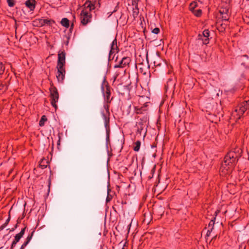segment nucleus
<instances>
[{
	"label": "nucleus",
	"mask_w": 249,
	"mask_h": 249,
	"mask_svg": "<svg viewBox=\"0 0 249 249\" xmlns=\"http://www.w3.org/2000/svg\"><path fill=\"white\" fill-rule=\"evenodd\" d=\"M198 7V5L197 2L196 1L192 2L189 5V10L192 12L195 9H197Z\"/></svg>",
	"instance_id": "nucleus-21"
},
{
	"label": "nucleus",
	"mask_w": 249,
	"mask_h": 249,
	"mask_svg": "<svg viewBox=\"0 0 249 249\" xmlns=\"http://www.w3.org/2000/svg\"><path fill=\"white\" fill-rule=\"evenodd\" d=\"M118 51L119 48L117 46V40L116 38H115L111 45L110 50L109 53V59H110L113 54L117 53Z\"/></svg>",
	"instance_id": "nucleus-12"
},
{
	"label": "nucleus",
	"mask_w": 249,
	"mask_h": 249,
	"mask_svg": "<svg viewBox=\"0 0 249 249\" xmlns=\"http://www.w3.org/2000/svg\"><path fill=\"white\" fill-rule=\"evenodd\" d=\"M192 12L194 14L195 16L197 17H200L202 14V11L199 8L195 9V10L193 11Z\"/></svg>",
	"instance_id": "nucleus-23"
},
{
	"label": "nucleus",
	"mask_w": 249,
	"mask_h": 249,
	"mask_svg": "<svg viewBox=\"0 0 249 249\" xmlns=\"http://www.w3.org/2000/svg\"><path fill=\"white\" fill-rule=\"evenodd\" d=\"M109 200H110V199H109V198H108V197H107V199H106L107 201H107H109Z\"/></svg>",
	"instance_id": "nucleus-39"
},
{
	"label": "nucleus",
	"mask_w": 249,
	"mask_h": 249,
	"mask_svg": "<svg viewBox=\"0 0 249 249\" xmlns=\"http://www.w3.org/2000/svg\"><path fill=\"white\" fill-rule=\"evenodd\" d=\"M245 57H248L247 55H244Z\"/></svg>",
	"instance_id": "nucleus-43"
},
{
	"label": "nucleus",
	"mask_w": 249,
	"mask_h": 249,
	"mask_svg": "<svg viewBox=\"0 0 249 249\" xmlns=\"http://www.w3.org/2000/svg\"><path fill=\"white\" fill-rule=\"evenodd\" d=\"M219 13L223 20L227 21L230 17V13L228 8L221 7L219 9Z\"/></svg>",
	"instance_id": "nucleus-13"
},
{
	"label": "nucleus",
	"mask_w": 249,
	"mask_h": 249,
	"mask_svg": "<svg viewBox=\"0 0 249 249\" xmlns=\"http://www.w3.org/2000/svg\"><path fill=\"white\" fill-rule=\"evenodd\" d=\"M139 0H132V4L134 7L138 6V2Z\"/></svg>",
	"instance_id": "nucleus-33"
},
{
	"label": "nucleus",
	"mask_w": 249,
	"mask_h": 249,
	"mask_svg": "<svg viewBox=\"0 0 249 249\" xmlns=\"http://www.w3.org/2000/svg\"><path fill=\"white\" fill-rule=\"evenodd\" d=\"M139 14V8L138 6L134 7L133 10V16L134 18L137 17Z\"/></svg>",
	"instance_id": "nucleus-27"
},
{
	"label": "nucleus",
	"mask_w": 249,
	"mask_h": 249,
	"mask_svg": "<svg viewBox=\"0 0 249 249\" xmlns=\"http://www.w3.org/2000/svg\"><path fill=\"white\" fill-rule=\"evenodd\" d=\"M211 231V230L209 229L207 231V233H206V236H209L210 235V234H211V231Z\"/></svg>",
	"instance_id": "nucleus-34"
},
{
	"label": "nucleus",
	"mask_w": 249,
	"mask_h": 249,
	"mask_svg": "<svg viewBox=\"0 0 249 249\" xmlns=\"http://www.w3.org/2000/svg\"><path fill=\"white\" fill-rule=\"evenodd\" d=\"M27 245L28 244L24 242V243L21 246L20 249H24Z\"/></svg>",
	"instance_id": "nucleus-35"
},
{
	"label": "nucleus",
	"mask_w": 249,
	"mask_h": 249,
	"mask_svg": "<svg viewBox=\"0 0 249 249\" xmlns=\"http://www.w3.org/2000/svg\"><path fill=\"white\" fill-rule=\"evenodd\" d=\"M105 108L106 109V113H104V112L102 113V116L104 120H105L106 118V119L108 118L109 117V115H110V113L109 112V106L107 105L105 106Z\"/></svg>",
	"instance_id": "nucleus-19"
},
{
	"label": "nucleus",
	"mask_w": 249,
	"mask_h": 249,
	"mask_svg": "<svg viewBox=\"0 0 249 249\" xmlns=\"http://www.w3.org/2000/svg\"><path fill=\"white\" fill-rule=\"evenodd\" d=\"M141 144V141H137L134 143V146L133 150L135 151H136V152L139 151V150H140V148Z\"/></svg>",
	"instance_id": "nucleus-22"
},
{
	"label": "nucleus",
	"mask_w": 249,
	"mask_h": 249,
	"mask_svg": "<svg viewBox=\"0 0 249 249\" xmlns=\"http://www.w3.org/2000/svg\"><path fill=\"white\" fill-rule=\"evenodd\" d=\"M152 32L155 34H158L160 32V29L159 28H155L152 31Z\"/></svg>",
	"instance_id": "nucleus-32"
},
{
	"label": "nucleus",
	"mask_w": 249,
	"mask_h": 249,
	"mask_svg": "<svg viewBox=\"0 0 249 249\" xmlns=\"http://www.w3.org/2000/svg\"><path fill=\"white\" fill-rule=\"evenodd\" d=\"M10 216L9 215L8 218L6 220L5 222L0 226V231L3 230L7 226V225L8 224V223L10 221Z\"/></svg>",
	"instance_id": "nucleus-25"
},
{
	"label": "nucleus",
	"mask_w": 249,
	"mask_h": 249,
	"mask_svg": "<svg viewBox=\"0 0 249 249\" xmlns=\"http://www.w3.org/2000/svg\"><path fill=\"white\" fill-rule=\"evenodd\" d=\"M54 23V21L52 19L37 18L33 21V25L36 27H42L45 25H51Z\"/></svg>",
	"instance_id": "nucleus-4"
},
{
	"label": "nucleus",
	"mask_w": 249,
	"mask_h": 249,
	"mask_svg": "<svg viewBox=\"0 0 249 249\" xmlns=\"http://www.w3.org/2000/svg\"><path fill=\"white\" fill-rule=\"evenodd\" d=\"M46 163H47V161L45 160H42L40 161L39 163V166L41 168V169H43L47 167V165Z\"/></svg>",
	"instance_id": "nucleus-26"
},
{
	"label": "nucleus",
	"mask_w": 249,
	"mask_h": 249,
	"mask_svg": "<svg viewBox=\"0 0 249 249\" xmlns=\"http://www.w3.org/2000/svg\"><path fill=\"white\" fill-rule=\"evenodd\" d=\"M26 227H24L22 229L20 232L17 234L15 236V239L14 241L12 242L11 249H13V248L16 246L17 243L20 240V239L23 237L25 231Z\"/></svg>",
	"instance_id": "nucleus-11"
},
{
	"label": "nucleus",
	"mask_w": 249,
	"mask_h": 249,
	"mask_svg": "<svg viewBox=\"0 0 249 249\" xmlns=\"http://www.w3.org/2000/svg\"><path fill=\"white\" fill-rule=\"evenodd\" d=\"M239 154L234 151H230L225 156L220 168L221 175H226L231 173L238 160Z\"/></svg>",
	"instance_id": "nucleus-1"
},
{
	"label": "nucleus",
	"mask_w": 249,
	"mask_h": 249,
	"mask_svg": "<svg viewBox=\"0 0 249 249\" xmlns=\"http://www.w3.org/2000/svg\"><path fill=\"white\" fill-rule=\"evenodd\" d=\"M57 71L56 73V78L59 82L62 83L65 76V68L64 66H57Z\"/></svg>",
	"instance_id": "nucleus-6"
},
{
	"label": "nucleus",
	"mask_w": 249,
	"mask_h": 249,
	"mask_svg": "<svg viewBox=\"0 0 249 249\" xmlns=\"http://www.w3.org/2000/svg\"><path fill=\"white\" fill-rule=\"evenodd\" d=\"M147 121V114L143 115L140 119V121L137 122L136 125L138 127V131L139 133H141L143 130L144 127L146 125V122Z\"/></svg>",
	"instance_id": "nucleus-9"
},
{
	"label": "nucleus",
	"mask_w": 249,
	"mask_h": 249,
	"mask_svg": "<svg viewBox=\"0 0 249 249\" xmlns=\"http://www.w3.org/2000/svg\"><path fill=\"white\" fill-rule=\"evenodd\" d=\"M47 117L45 115H43L40 121H39V124L40 126H44V123L46 121H47Z\"/></svg>",
	"instance_id": "nucleus-24"
},
{
	"label": "nucleus",
	"mask_w": 249,
	"mask_h": 249,
	"mask_svg": "<svg viewBox=\"0 0 249 249\" xmlns=\"http://www.w3.org/2000/svg\"><path fill=\"white\" fill-rule=\"evenodd\" d=\"M221 26H222V28L225 29L226 26L225 24L224 25L223 24H221Z\"/></svg>",
	"instance_id": "nucleus-38"
},
{
	"label": "nucleus",
	"mask_w": 249,
	"mask_h": 249,
	"mask_svg": "<svg viewBox=\"0 0 249 249\" xmlns=\"http://www.w3.org/2000/svg\"><path fill=\"white\" fill-rule=\"evenodd\" d=\"M73 26H74V25H73V23H72L71 24V25L70 30H72V29H73Z\"/></svg>",
	"instance_id": "nucleus-37"
},
{
	"label": "nucleus",
	"mask_w": 249,
	"mask_h": 249,
	"mask_svg": "<svg viewBox=\"0 0 249 249\" xmlns=\"http://www.w3.org/2000/svg\"><path fill=\"white\" fill-rule=\"evenodd\" d=\"M50 97H51V103L52 106L55 108V110L57 108L56 103L58 101L59 94L56 87L51 85L50 88Z\"/></svg>",
	"instance_id": "nucleus-2"
},
{
	"label": "nucleus",
	"mask_w": 249,
	"mask_h": 249,
	"mask_svg": "<svg viewBox=\"0 0 249 249\" xmlns=\"http://www.w3.org/2000/svg\"><path fill=\"white\" fill-rule=\"evenodd\" d=\"M66 53L64 51H59L58 54L57 66H64L65 65Z\"/></svg>",
	"instance_id": "nucleus-10"
},
{
	"label": "nucleus",
	"mask_w": 249,
	"mask_h": 249,
	"mask_svg": "<svg viewBox=\"0 0 249 249\" xmlns=\"http://www.w3.org/2000/svg\"><path fill=\"white\" fill-rule=\"evenodd\" d=\"M6 89H7V87L6 86L1 85V86H0V89H4V90H5Z\"/></svg>",
	"instance_id": "nucleus-36"
},
{
	"label": "nucleus",
	"mask_w": 249,
	"mask_h": 249,
	"mask_svg": "<svg viewBox=\"0 0 249 249\" xmlns=\"http://www.w3.org/2000/svg\"><path fill=\"white\" fill-rule=\"evenodd\" d=\"M104 124L105 127L106 128V133H107V139H109V134L110 131V128H109V117L107 119H106L104 120Z\"/></svg>",
	"instance_id": "nucleus-15"
},
{
	"label": "nucleus",
	"mask_w": 249,
	"mask_h": 249,
	"mask_svg": "<svg viewBox=\"0 0 249 249\" xmlns=\"http://www.w3.org/2000/svg\"><path fill=\"white\" fill-rule=\"evenodd\" d=\"M210 36V32L208 30H205L202 32V34H199L198 35V39L201 40L203 43L205 45H207L209 42V37Z\"/></svg>",
	"instance_id": "nucleus-7"
},
{
	"label": "nucleus",
	"mask_w": 249,
	"mask_h": 249,
	"mask_svg": "<svg viewBox=\"0 0 249 249\" xmlns=\"http://www.w3.org/2000/svg\"><path fill=\"white\" fill-rule=\"evenodd\" d=\"M131 62V59L129 57H123L119 64L114 66V68H124L126 67H129Z\"/></svg>",
	"instance_id": "nucleus-8"
},
{
	"label": "nucleus",
	"mask_w": 249,
	"mask_h": 249,
	"mask_svg": "<svg viewBox=\"0 0 249 249\" xmlns=\"http://www.w3.org/2000/svg\"><path fill=\"white\" fill-rule=\"evenodd\" d=\"M14 230V229H12L11 230V231H13Z\"/></svg>",
	"instance_id": "nucleus-42"
},
{
	"label": "nucleus",
	"mask_w": 249,
	"mask_h": 249,
	"mask_svg": "<svg viewBox=\"0 0 249 249\" xmlns=\"http://www.w3.org/2000/svg\"><path fill=\"white\" fill-rule=\"evenodd\" d=\"M26 6L31 10H34L35 8V0H28L25 2Z\"/></svg>",
	"instance_id": "nucleus-16"
},
{
	"label": "nucleus",
	"mask_w": 249,
	"mask_h": 249,
	"mask_svg": "<svg viewBox=\"0 0 249 249\" xmlns=\"http://www.w3.org/2000/svg\"><path fill=\"white\" fill-rule=\"evenodd\" d=\"M214 222L213 220H212L209 224V225H208V228L211 230V231L213 230V226H214Z\"/></svg>",
	"instance_id": "nucleus-30"
},
{
	"label": "nucleus",
	"mask_w": 249,
	"mask_h": 249,
	"mask_svg": "<svg viewBox=\"0 0 249 249\" xmlns=\"http://www.w3.org/2000/svg\"><path fill=\"white\" fill-rule=\"evenodd\" d=\"M240 116H241L240 115V116L238 117V119H240Z\"/></svg>",
	"instance_id": "nucleus-41"
},
{
	"label": "nucleus",
	"mask_w": 249,
	"mask_h": 249,
	"mask_svg": "<svg viewBox=\"0 0 249 249\" xmlns=\"http://www.w3.org/2000/svg\"><path fill=\"white\" fill-rule=\"evenodd\" d=\"M7 2L10 7H13L15 5L14 0H7Z\"/></svg>",
	"instance_id": "nucleus-31"
},
{
	"label": "nucleus",
	"mask_w": 249,
	"mask_h": 249,
	"mask_svg": "<svg viewBox=\"0 0 249 249\" xmlns=\"http://www.w3.org/2000/svg\"><path fill=\"white\" fill-rule=\"evenodd\" d=\"M114 55H115V54H114ZM114 56H112V57H111V58L110 59H113L114 58Z\"/></svg>",
	"instance_id": "nucleus-40"
},
{
	"label": "nucleus",
	"mask_w": 249,
	"mask_h": 249,
	"mask_svg": "<svg viewBox=\"0 0 249 249\" xmlns=\"http://www.w3.org/2000/svg\"><path fill=\"white\" fill-rule=\"evenodd\" d=\"M91 18V14L87 9H84L81 13V23L85 25L89 22H90Z\"/></svg>",
	"instance_id": "nucleus-3"
},
{
	"label": "nucleus",
	"mask_w": 249,
	"mask_h": 249,
	"mask_svg": "<svg viewBox=\"0 0 249 249\" xmlns=\"http://www.w3.org/2000/svg\"><path fill=\"white\" fill-rule=\"evenodd\" d=\"M60 23L66 28H68L70 27V21L67 18H63L61 20Z\"/></svg>",
	"instance_id": "nucleus-20"
},
{
	"label": "nucleus",
	"mask_w": 249,
	"mask_h": 249,
	"mask_svg": "<svg viewBox=\"0 0 249 249\" xmlns=\"http://www.w3.org/2000/svg\"><path fill=\"white\" fill-rule=\"evenodd\" d=\"M248 108H249V103L248 101L243 102L239 107V114L243 115Z\"/></svg>",
	"instance_id": "nucleus-14"
},
{
	"label": "nucleus",
	"mask_w": 249,
	"mask_h": 249,
	"mask_svg": "<svg viewBox=\"0 0 249 249\" xmlns=\"http://www.w3.org/2000/svg\"><path fill=\"white\" fill-rule=\"evenodd\" d=\"M34 231H32V233L30 234V235H29L26 239V241H25V243H26L27 244H28V243L30 242V241H31L32 238V236H33V233H34Z\"/></svg>",
	"instance_id": "nucleus-28"
},
{
	"label": "nucleus",
	"mask_w": 249,
	"mask_h": 249,
	"mask_svg": "<svg viewBox=\"0 0 249 249\" xmlns=\"http://www.w3.org/2000/svg\"><path fill=\"white\" fill-rule=\"evenodd\" d=\"M146 104L147 103L145 104V106L142 107H135V111L136 113V114H141L143 113V112H145L147 110L146 108L147 107Z\"/></svg>",
	"instance_id": "nucleus-17"
},
{
	"label": "nucleus",
	"mask_w": 249,
	"mask_h": 249,
	"mask_svg": "<svg viewBox=\"0 0 249 249\" xmlns=\"http://www.w3.org/2000/svg\"><path fill=\"white\" fill-rule=\"evenodd\" d=\"M102 90L105 100L107 103H110L112 100V98H110V87L107 83L105 84V88L103 86H102Z\"/></svg>",
	"instance_id": "nucleus-5"
},
{
	"label": "nucleus",
	"mask_w": 249,
	"mask_h": 249,
	"mask_svg": "<svg viewBox=\"0 0 249 249\" xmlns=\"http://www.w3.org/2000/svg\"><path fill=\"white\" fill-rule=\"evenodd\" d=\"M84 6H85L84 9H87L88 10L90 13L92 10H93L95 8L94 4H93L90 1H86L85 2V3L84 4Z\"/></svg>",
	"instance_id": "nucleus-18"
},
{
	"label": "nucleus",
	"mask_w": 249,
	"mask_h": 249,
	"mask_svg": "<svg viewBox=\"0 0 249 249\" xmlns=\"http://www.w3.org/2000/svg\"><path fill=\"white\" fill-rule=\"evenodd\" d=\"M4 70L5 67L3 66L2 63L0 62V75L3 74Z\"/></svg>",
	"instance_id": "nucleus-29"
}]
</instances>
